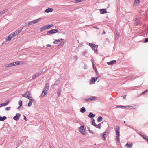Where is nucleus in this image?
I'll list each match as a JSON object with an SVG mask.
<instances>
[{
	"label": "nucleus",
	"instance_id": "1",
	"mask_svg": "<svg viewBox=\"0 0 148 148\" xmlns=\"http://www.w3.org/2000/svg\"><path fill=\"white\" fill-rule=\"evenodd\" d=\"M53 26V24H51L48 25H45L43 26V27L40 28V31H42L44 29H47L50 28L51 27Z\"/></svg>",
	"mask_w": 148,
	"mask_h": 148
},
{
	"label": "nucleus",
	"instance_id": "2",
	"mask_svg": "<svg viewBox=\"0 0 148 148\" xmlns=\"http://www.w3.org/2000/svg\"><path fill=\"white\" fill-rule=\"evenodd\" d=\"M23 27L20 30L16 31L14 33H12L11 34L13 37H14L16 36L21 31Z\"/></svg>",
	"mask_w": 148,
	"mask_h": 148
},
{
	"label": "nucleus",
	"instance_id": "3",
	"mask_svg": "<svg viewBox=\"0 0 148 148\" xmlns=\"http://www.w3.org/2000/svg\"><path fill=\"white\" fill-rule=\"evenodd\" d=\"M133 145L132 142H127V143L125 145V147L127 148H132Z\"/></svg>",
	"mask_w": 148,
	"mask_h": 148
},
{
	"label": "nucleus",
	"instance_id": "4",
	"mask_svg": "<svg viewBox=\"0 0 148 148\" xmlns=\"http://www.w3.org/2000/svg\"><path fill=\"white\" fill-rule=\"evenodd\" d=\"M58 31V30L56 29H52L48 31L47 33L48 35H49L50 34H54L57 32Z\"/></svg>",
	"mask_w": 148,
	"mask_h": 148
},
{
	"label": "nucleus",
	"instance_id": "5",
	"mask_svg": "<svg viewBox=\"0 0 148 148\" xmlns=\"http://www.w3.org/2000/svg\"><path fill=\"white\" fill-rule=\"evenodd\" d=\"M84 127V126L83 125L81 126L79 128L80 132L83 135H85V131Z\"/></svg>",
	"mask_w": 148,
	"mask_h": 148
},
{
	"label": "nucleus",
	"instance_id": "6",
	"mask_svg": "<svg viewBox=\"0 0 148 148\" xmlns=\"http://www.w3.org/2000/svg\"><path fill=\"white\" fill-rule=\"evenodd\" d=\"M134 21L135 22V25L138 26L139 25V22L140 20V18L139 17H134Z\"/></svg>",
	"mask_w": 148,
	"mask_h": 148
},
{
	"label": "nucleus",
	"instance_id": "7",
	"mask_svg": "<svg viewBox=\"0 0 148 148\" xmlns=\"http://www.w3.org/2000/svg\"><path fill=\"white\" fill-rule=\"evenodd\" d=\"M96 99V97L92 96L89 97L88 98H87L85 99V100L87 101H88L90 100H95Z\"/></svg>",
	"mask_w": 148,
	"mask_h": 148
},
{
	"label": "nucleus",
	"instance_id": "8",
	"mask_svg": "<svg viewBox=\"0 0 148 148\" xmlns=\"http://www.w3.org/2000/svg\"><path fill=\"white\" fill-rule=\"evenodd\" d=\"M20 116L19 114L16 113V115L13 117V119L15 121H18Z\"/></svg>",
	"mask_w": 148,
	"mask_h": 148
},
{
	"label": "nucleus",
	"instance_id": "9",
	"mask_svg": "<svg viewBox=\"0 0 148 148\" xmlns=\"http://www.w3.org/2000/svg\"><path fill=\"white\" fill-rule=\"evenodd\" d=\"M30 93L28 91H27L26 93L22 95V96L26 98H27L29 96H30Z\"/></svg>",
	"mask_w": 148,
	"mask_h": 148
},
{
	"label": "nucleus",
	"instance_id": "10",
	"mask_svg": "<svg viewBox=\"0 0 148 148\" xmlns=\"http://www.w3.org/2000/svg\"><path fill=\"white\" fill-rule=\"evenodd\" d=\"M116 62V61L115 60H113L110 61V62H107V64L109 65H113L115 64Z\"/></svg>",
	"mask_w": 148,
	"mask_h": 148
},
{
	"label": "nucleus",
	"instance_id": "11",
	"mask_svg": "<svg viewBox=\"0 0 148 148\" xmlns=\"http://www.w3.org/2000/svg\"><path fill=\"white\" fill-rule=\"evenodd\" d=\"M101 14H105L107 13V11L105 9H102L100 10Z\"/></svg>",
	"mask_w": 148,
	"mask_h": 148
},
{
	"label": "nucleus",
	"instance_id": "12",
	"mask_svg": "<svg viewBox=\"0 0 148 148\" xmlns=\"http://www.w3.org/2000/svg\"><path fill=\"white\" fill-rule=\"evenodd\" d=\"M47 90H46V89H44V90L42 91L41 96L42 97H44L45 95H46L47 93Z\"/></svg>",
	"mask_w": 148,
	"mask_h": 148
},
{
	"label": "nucleus",
	"instance_id": "13",
	"mask_svg": "<svg viewBox=\"0 0 148 148\" xmlns=\"http://www.w3.org/2000/svg\"><path fill=\"white\" fill-rule=\"evenodd\" d=\"M98 47V45H95V46L93 47H92V49L94 50V52H96L97 51V47Z\"/></svg>",
	"mask_w": 148,
	"mask_h": 148
},
{
	"label": "nucleus",
	"instance_id": "14",
	"mask_svg": "<svg viewBox=\"0 0 148 148\" xmlns=\"http://www.w3.org/2000/svg\"><path fill=\"white\" fill-rule=\"evenodd\" d=\"M53 10V9L52 8H49L46 9L45 10V12L47 13H49L52 12Z\"/></svg>",
	"mask_w": 148,
	"mask_h": 148
},
{
	"label": "nucleus",
	"instance_id": "15",
	"mask_svg": "<svg viewBox=\"0 0 148 148\" xmlns=\"http://www.w3.org/2000/svg\"><path fill=\"white\" fill-rule=\"evenodd\" d=\"M95 115L93 114L92 112H90L88 115V116L90 118H92L94 117Z\"/></svg>",
	"mask_w": 148,
	"mask_h": 148
},
{
	"label": "nucleus",
	"instance_id": "16",
	"mask_svg": "<svg viewBox=\"0 0 148 148\" xmlns=\"http://www.w3.org/2000/svg\"><path fill=\"white\" fill-rule=\"evenodd\" d=\"M40 74V73H36L35 75L33 76L32 78L33 79H34L36 77H38Z\"/></svg>",
	"mask_w": 148,
	"mask_h": 148
},
{
	"label": "nucleus",
	"instance_id": "17",
	"mask_svg": "<svg viewBox=\"0 0 148 148\" xmlns=\"http://www.w3.org/2000/svg\"><path fill=\"white\" fill-rule=\"evenodd\" d=\"M80 111L82 113H84L86 111V109L85 108V107H82L80 109Z\"/></svg>",
	"mask_w": 148,
	"mask_h": 148
},
{
	"label": "nucleus",
	"instance_id": "18",
	"mask_svg": "<svg viewBox=\"0 0 148 148\" xmlns=\"http://www.w3.org/2000/svg\"><path fill=\"white\" fill-rule=\"evenodd\" d=\"M12 38L13 37H12V35L11 34H10L6 39L7 41H10Z\"/></svg>",
	"mask_w": 148,
	"mask_h": 148
},
{
	"label": "nucleus",
	"instance_id": "19",
	"mask_svg": "<svg viewBox=\"0 0 148 148\" xmlns=\"http://www.w3.org/2000/svg\"><path fill=\"white\" fill-rule=\"evenodd\" d=\"M7 119V117L6 116H4L3 117H0V121H4Z\"/></svg>",
	"mask_w": 148,
	"mask_h": 148
},
{
	"label": "nucleus",
	"instance_id": "20",
	"mask_svg": "<svg viewBox=\"0 0 148 148\" xmlns=\"http://www.w3.org/2000/svg\"><path fill=\"white\" fill-rule=\"evenodd\" d=\"M91 120L92 121V123L93 125L94 126H97V124H96L95 121L93 118H91Z\"/></svg>",
	"mask_w": 148,
	"mask_h": 148
},
{
	"label": "nucleus",
	"instance_id": "21",
	"mask_svg": "<svg viewBox=\"0 0 148 148\" xmlns=\"http://www.w3.org/2000/svg\"><path fill=\"white\" fill-rule=\"evenodd\" d=\"M119 126H116V135H117L118 136V134H119Z\"/></svg>",
	"mask_w": 148,
	"mask_h": 148
},
{
	"label": "nucleus",
	"instance_id": "22",
	"mask_svg": "<svg viewBox=\"0 0 148 148\" xmlns=\"http://www.w3.org/2000/svg\"><path fill=\"white\" fill-rule=\"evenodd\" d=\"M40 20V19L39 18L38 19L32 21V23L33 24H35V23H37Z\"/></svg>",
	"mask_w": 148,
	"mask_h": 148
},
{
	"label": "nucleus",
	"instance_id": "23",
	"mask_svg": "<svg viewBox=\"0 0 148 148\" xmlns=\"http://www.w3.org/2000/svg\"><path fill=\"white\" fill-rule=\"evenodd\" d=\"M103 120V118L101 116L99 117L98 118L97 121L98 122H101Z\"/></svg>",
	"mask_w": 148,
	"mask_h": 148
},
{
	"label": "nucleus",
	"instance_id": "24",
	"mask_svg": "<svg viewBox=\"0 0 148 148\" xmlns=\"http://www.w3.org/2000/svg\"><path fill=\"white\" fill-rule=\"evenodd\" d=\"M60 79L59 78L56 81V82H55L54 85H57L58 84L60 83Z\"/></svg>",
	"mask_w": 148,
	"mask_h": 148
},
{
	"label": "nucleus",
	"instance_id": "25",
	"mask_svg": "<svg viewBox=\"0 0 148 148\" xmlns=\"http://www.w3.org/2000/svg\"><path fill=\"white\" fill-rule=\"evenodd\" d=\"M64 44V42H61L60 44H59L58 45V47H62Z\"/></svg>",
	"mask_w": 148,
	"mask_h": 148
},
{
	"label": "nucleus",
	"instance_id": "26",
	"mask_svg": "<svg viewBox=\"0 0 148 148\" xmlns=\"http://www.w3.org/2000/svg\"><path fill=\"white\" fill-rule=\"evenodd\" d=\"M140 135L145 139L146 138V135L144 134H142V133L141 132L140 133Z\"/></svg>",
	"mask_w": 148,
	"mask_h": 148
},
{
	"label": "nucleus",
	"instance_id": "27",
	"mask_svg": "<svg viewBox=\"0 0 148 148\" xmlns=\"http://www.w3.org/2000/svg\"><path fill=\"white\" fill-rule=\"evenodd\" d=\"M13 63H14V66L18 65L20 64V63L19 61H16V62H13Z\"/></svg>",
	"mask_w": 148,
	"mask_h": 148
},
{
	"label": "nucleus",
	"instance_id": "28",
	"mask_svg": "<svg viewBox=\"0 0 148 148\" xmlns=\"http://www.w3.org/2000/svg\"><path fill=\"white\" fill-rule=\"evenodd\" d=\"M90 81L92 82H93L94 83L96 81V79L95 78L92 77L90 80Z\"/></svg>",
	"mask_w": 148,
	"mask_h": 148
},
{
	"label": "nucleus",
	"instance_id": "29",
	"mask_svg": "<svg viewBox=\"0 0 148 148\" xmlns=\"http://www.w3.org/2000/svg\"><path fill=\"white\" fill-rule=\"evenodd\" d=\"M148 92V90L147 89H146L141 94V95H143Z\"/></svg>",
	"mask_w": 148,
	"mask_h": 148
},
{
	"label": "nucleus",
	"instance_id": "30",
	"mask_svg": "<svg viewBox=\"0 0 148 148\" xmlns=\"http://www.w3.org/2000/svg\"><path fill=\"white\" fill-rule=\"evenodd\" d=\"M95 44L92 43H89V45L90 46V47L92 48V47H93L95 46Z\"/></svg>",
	"mask_w": 148,
	"mask_h": 148
},
{
	"label": "nucleus",
	"instance_id": "31",
	"mask_svg": "<svg viewBox=\"0 0 148 148\" xmlns=\"http://www.w3.org/2000/svg\"><path fill=\"white\" fill-rule=\"evenodd\" d=\"M14 63H12L10 64H8L7 65V66H6V67H11L12 66H14Z\"/></svg>",
	"mask_w": 148,
	"mask_h": 148
},
{
	"label": "nucleus",
	"instance_id": "32",
	"mask_svg": "<svg viewBox=\"0 0 148 148\" xmlns=\"http://www.w3.org/2000/svg\"><path fill=\"white\" fill-rule=\"evenodd\" d=\"M101 123L99 124L98 125H97V126H96L95 127L97 128H98L99 129H100L101 128Z\"/></svg>",
	"mask_w": 148,
	"mask_h": 148
},
{
	"label": "nucleus",
	"instance_id": "33",
	"mask_svg": "<svg viewBox=\"0 0 148 148\" xmlns=\"http://www.w3.org/2000/svg\"><path fill=\"white\" fill-rule=\"evenodd\" d=\"M60 40L59 39L58 40H56L53 42V43L54 44H57L58 42H60Z\"/></svg>",
	"mask_w": 148,
	"mask_h": 148
},
{
	"label": "nucleus",
	"instance_id": "34",
	"mask_svg": "<svg viewBox=\"0 0 148 148\" xmlns=\"http://www.w3.org/2000/svg\"><path fill=\"white\" fill-rule=\"evenodd\" d=\"M45 88L46 89V90H48L49 88V85L48 83H47L45 85Z\"/></svg>",
	"mask_w": 148,
	"mask_h": 148
},
{
	"label": "nucleus",
	"instance_id": "35",
	"mask_svg": "<svg viewBox=\"0 0 148 148\" xmlns=\"http://www.w3.org/2000/svg\"><path fill=\"white\" fill-rule=\"evenodd\" d=\"M139 0H135V2L134 4V5H136V4H137L139 3Z\"/></svg>",
	"mask_w": 148,
	"mask_h": 148
},
{
	"label": "nucleus",
	"instance_id": "36",
	"mask_svg": "<svg viewBox=\"0 0 148 148\" xmlns=\"http://www.w3.org/2000/svg\"><path fill=\"white\" fill-rule=\"evenodd\" d=\"M119 34L118 32L116 33V37L115 38L116 39H118L119 37Z\"/></svg>",
	"mask_w": 148,
	"mask_h": 148
},
{
	"label": "nucleus",
	"instance_id": "37",
	"mask_svg": "<svg viewBox=\"0 0 148 148\" xmlns=\"http://www.w3.org/2000/svg\"><path fill=\"white\" fill-rule=\"evenodd\" d=\"M32 101H29L28 103V106L29 107H30L32 105Z\"/></svg>",
	"mask_w": 148,
	"mask_h": 148
},
{
	"label": "nucleus",
	"instance_id": "38",
	"mask_svg": "<svg viewBox=\"0 0 148 148\" xmlns=\"http://www.w3.org/2000/svg\"><path fill=\"white\" fill-rule=\"evenodd\" d=\"M7 11H8V10L7 9L4 10L3 11L1 12L2 14H4Z\"/></svg>",
	"mask_w": 148,
	"mask_h": 148
},
{
	"label": "nucleus",
	"instance_id": "39",
	"mask_svg": "<svg viewBox=\"0 0 148 148\" xmlns=\"http://www.w3.org/2000/svg\"><path fill=\"white\" fill-rule=\"evenodd\" d=\"M117 135V136L116 137V139L117 141H118L119 142V134H118V136L117 135Z\"/></svg>",
	"mask_w": 148,
	"mask_h": 148
},
{
	"label": "nucleus",
	"instance_id": "40",
	"mask_svg": "<svg viewBox=\"0 0 148 148\" xmlns=\"http://www.w3.org/2000/svg\"><path fill=\"white\" fill-rule=\"evenodd\" d=\"M83 1V0H75V3H79Z\"/></svg>",
	"mask_w": 148,
	"mask_h": 148
},
{
	"label": "nucleus",
	"instance_id": "41",
	"mask_svg": "<svg viewBox=\"0 0 148 148\" xmlns=\"http://www.w3.org/2000/svg\"><path fill=\"white\" fill-rule=\"evenodd\" d=\"M11 108L10 107H6L5 108V110L7 111L9 110H10Z\"/></svg>",
	"mask_w": 148,
	"mask_h": 148
},
{
	"label": "nucleus",
	"instance_id": "42",
	"mask_svg": "<svg viewBox=\"0 0 148 148\" xmlns=\"http://www.w3.org/2000/svg\"><path fill=\"white\" fill-rule=\"evenodd\" d=\"M147 42H148V38H146L144 40V42L146 43Z\"/></svg>",
	"mask_w": 148,
	"mask_h": 148
},
{
	"label": "nucleus",
	"instance_id": "43",
	"mask_svg": "<svg viewBox=\"0 0 148 148\" xmlns=\"http://www.w3.org/2000/svg\"><path fill=\"white\" fill-rule=\"evenodd\" d=\"M92 27L96 29H100L98 27L96 26H93Z\"/></svg>",
	"mask_w": 148,
	"mask_h": 148
},
{
	"label": "nucleus",
	"instance_id": "44",
	"mask_svg": "<svg viewBox=\"0 0 148 148\" xmlns=\"http://www.w3.org/2000/svg\"><path fill=\"white\" fill-rule=\"evenodd\" d=\"M88 129L89 130V132L90 133H92V134H94V132H93V131L92 130H90L88 128Z\"/></svg>",
	"mask_w": 148,
	"mask_h": 148
},
{
	"label": "nucleus",
	"instance_id": "45",
	"mask_svg": "<svg viewBox=\"0 0 148 148\" xmlns=\"http://www.w3.org/2000/svg\"><path fill=\"white\" fill-rule=\"evenodd\" d=\"M19 106H22V101L21 100H20L19 101Z\"/></svg>",
	"mask_w": 148,
	"mask_h": 148
},
{
	"label": "nucleus",
	"instance_id": "46",
	"mask_svg": "<svg viewBox=\"0 0 148 148\" xmlns=\"http://www.w3.org/2000/svg\"><path fill=\"white\" fill-rule=\"evenodd\" d=\"M61 91L60 90H59L57 92V94L58 96H59L60 94Z\"/></svg>",
	"mask_w": 148,
	"mask_h": 148
},
{
	"label": "nucleus",
	"instance_id": "47",
	"mask_svg": "<svg viewBox=\"0 0 148 148\" xmlns=\"http://www.w3.org/2000/svg\"><path fill=\"white\" fill-rule=\"evenodd\" d=\"M32 24H33V23H32V21H30V22H29L28 23L27 25H31Z\"/></svg>",
	"mask_w": 148,
	"mask_h": 148
},
{
	"label": "nucleus",
	"instance_id": "48",
	"mask_svg": "<svg viewBox=\"0 0 148 148\" xmlns=\"http://www.w3.org/2000/svg\"><path fill=\"white\" fill-rule=\"evenodd\" d=\"M27 98H28V99L29 100H30V101H31L32 99V97L31 96H29Z\"/></svg>",
	"mask_w": 148,
	"mask_h": 148
},
{
	"label": "nucleus",
	"instance_id": "49",
	"mask_svg": "<svg viewBox=\"0 0 148 148\" xmlns=\"http://www.w3.org/2000/svg\"><path fill=\"white\" fill-rule=\"evenodd\" d=\"M23 117H24L23 118V119L24 120H25L26 121L27 120V118H26V116L25 115H23Z\"/></svg>",
	"mask_w": 148,
	"mask_h": 148
},
{
	"label": "nucleus",
	"instance_id": "50",
	"mask_svg": "<svg viewBox=\"0 0 148 148\" xmlns=\"http://www.w3.org/2000/svg\"><path fill=\"white\" fill-rule=\"evenodd\" d=\"M6 105V104L4 103L1 104V106H5Z\"/></svg>",
	"mask_w": 148,
	"mask_h": 148
},
{
	"label": "nucleus",
	"instance_id": "51",
	"mask_svg": "<svg viewBox=\"0 0 148 148\" xmlns=\"http://www.w3.org/2000/svg\"><path fill=\"white\" fill-rule=\"evenodd\" d=\"M105 136H106V134H103V135L102 136V137H103V138H104V140H105V137H106Z\"/></svg>",
	"mask_w": 148,
	"mask_h": 148
},
{
	"label": "nucleus",
	"instance_id": "52",
	"mask_svg": "<svg viewBox=\"0 0 148 148\" xmlns=\"http://www.w3.org/2000/svg\"><path fill=\"white\" fill-rule=\"evenodd\" d=\"M9 101V100H7L5 101V102H4V103H6V105H7L8 104Z\"/></svg>",
	"mask_w": 148,
	"mask_h": 148
},
{
	"label": "nucleus",
	"instance_id": "53",
	"mask_svg": "<svg viewBox=\"0 0 148 148\" xmlns=\"http://www.w3.org/2000/svg\"><path fill=\"white\" fill-rule=\"evenodd\" d=\"M78 57L77 56H75L74 57V58L76 60H77L78 58Z\"/></svg>",
	"mask_w": 148,
	"mask_h": 148
},
{
	"label": "nucleus",
	"instance_id": "54",
	"mask_svg": "<svg viewBox=\"0 0 148 148\" xmlns=\"http://www.w3.org/2000/svg\"><path fill=\"white\" fill-rule=\"evenodd\" d=\"M93 69L95 70L97 69L96 67L94 65H93Z\"/></svg>",
	"mask_w": 148,
	"mask_h": 148
},
{
	"label": "nucleus",
	"instance_id": "55",
	"mask_svg": "<svg viewBox=\"0 0 148 148\" xmlns=\"http://www.w3.org/2000/svg\"><path fill=\"white\" fill-rule=\"evenodd\" d=\"M116 107H118V108L121 107V108H122V107H123V106H122L117 105V106H116Z\"/></svg>",
	"mask_w": 148,
	"mask_h": 148
},
{
	"label": "nucleus",
	"instance_id": "56",
	"mask_svg": "<svg viewBox=\"0 0 148 148\" xmlns=\"http://www.w3.org/2000/svg\"><path fill=\"white\" fill-rule=\"evenodd\" d=\"M47 46L48 47H51V45L50 44H47Z\"/></svg>",
	"mask_w": 148,
	"mask_h": 148
},
{
	"label": "nucleus",
	"instance_id": "57",
	"mask_svg": "<svg viewBox=\"0 0 148 148\" xmlns=\"http://www.w3.org/2000/svg\"><path fill=\"white\" fill-rule=\"evenodd\" d=\"M128 107H129L130 108L132 109L133 108V106H127Z\"/></svg>",
	"mask_w": 148,
	"mask_h": 148
},
{
	"label": "nucleus",
	"instance_id": "58",
	"mask_svg": "<svg viewBox=\"0 0 148 148\" xmlns=\"http://www.w3.org/2000/svg\"><path fill=\"white\" fill-rule=\"evenodd\" d=\"M121 97H123L124 99H125L126 96L123 95L122 96H121Z\"/></svg>",
	"mask_w": 148,
	"mask_h": 148
},
{
	"label": "nucleus",
	"instance_id": "59",
	"mask_svg": "<svg viewBox=\"0 0 148 148\" xmlns=\"http://www.w3.org/2000/svg\"><path fill=\"white\" fill-rule=\"evenodd\" d=\"M32 100H31V101H33V102H35V100L34 99H32Z\"/></svg>",
	"mask_w": 148,
	"mask_h": 148
},
{
	"label": "nucleus",
	"instance_id": "60",
	"mask_svg": "<svg viewBox=\"0 0 148 148\" xmlns=\"http://www.w3.org/2000/svg\"><path fill=\"white\" fill-rule=\"evenodd\" d=\"M108 133V132H105L103 133V134H106V135H107V134Z\"/></svg>",
	"mask_w": 148,
	"mask_h": 148
},
{
	"label": "nucleus",
	"instance_id": "61",
	"mask_svg": "<svg viewBox=\"0 0 148 148\" xmlns=\"http://www.w3.org/2000/svg\"><path fill=\"white\" fill-rule=\"evenodd\" d=\"M86 51H84L83 52V54L84 55L86 53Z\"/></svg>",
	"mask_w": 148,
	"mask_h": 148
},
{
	"label": "nucleus",
	"instance_id": "62",
	"mask_svg": "<svg viewBox=\"0 0 148 148\" xmlns=\"http://www.w3.org/2000/svg\"><path fill=\"white\" fill-rule=\"evenodd\" d=\"M99 77L98 76H97L96 77V81L97 80V79L99 78Z\"/></svg>",
	"mask_w": 148,
	"mask_h": 148
},
{
	"label": "nucleus",
	"instance_id": "63",
	"mask_svg": "<svg viewBox=\"0 0 148 148\" xmlns=\"http://www.w3.org/2000/svg\"><path fill=\"white\" fill-rule=\"evenodd\" d=\"M22 106H19L18 108V109H20L21 108V107Z\"/></svg>",
	"mask_w": 148,
	"mask_h": 148
},
{
	"label": "nucleus",
	"instance_id": "64",
	"mask_svg": "<svg viewBox=\"0 0 148 148\" xmlns=\"http://www.w3.org/2000/svg\"><path fill=\"white\" fill-rule=\"evenodd\" d=\"M95 72H96V74H98V71H97V69L95 70Z\"/></svg>",
	"mask_w": 148,
	"mask_h": 148
}]
</instances>
